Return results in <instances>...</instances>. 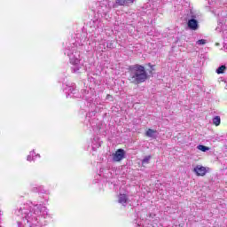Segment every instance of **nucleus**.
Masks as SVG:
<instances>
[{
    "label": "nucleus",
    "instance_id": "f257e3e1",
    "mask_svg": "<svg viewBox=\"0 0 227 227\" xmlns=\"http://www.w3.org/2000/svg\"><path fill=\"white\" fill-rule=\"evenodd\" d=\"M16 215L22 218L18 222L19 227H41L40 219L47 217L49 211L41 204H23L15 211Z\"/></svg>",
    "mask_w": 227,
    "mask_h": 227
},
{
    "label": "nucleus",
    "instance_id": "f03ea898",
    "mask_svg": "<svg viewBox=\"0 0 227 227\" xmlns=\"http://www.w3.org/2000/svg\"><path fill=\"white\" fill-rule=\"evenodd\" d=\"M129 81L133 84H141V82H145L148 79V73H146L145 67L139 64L129 66Z\"/></svg>",
    "mask_w": 227,
    "mask_h": 227
},
{
    "label": "nucleus",
    "instance_id": "7ed1b4c3",
    "mask_svg": "<svg viewBox=\"0 0 227 227\" xmlns=\"http://www.w3.org/2000/svg\"><path fill=\"white\" fill-rule=\"evenodd\" d=\"M65 54L68 56L71 65H74V67H72L73 73L75 74L79 72V63H81V52L77 51V47H75V45L67 47V49L65 51Z\"/></svg>",
    "mask_w": 227,
    "mask_h": 227
},
{
    "label": "nucleus",
    "instance_id": "20e7f679",
    "mask_svg": "<svg viewBox=\"0 0 227 227\" xmlns=\"http://www.w3.org/2000/svg\"><path fill=\"white\" fill-rule=\"evenodd\" d=\"M111 12V5L109 4V2L107 0H104L99 3V5L98 7V13L99 15H107Z\"/></svg>",
    "mask_w": 227,
    "mask_h": 227
},
{
    "label": "nucleus",
    "instance_id": "39448f33",
    "mask_svg": "<svg viewBox=\"0 0 227 227\" xmlns=\"http://www.w3.org/2000/svg\"><path fill=\"white\" fill-rule=\"evenodd\" d=\"M64 91H66L67 97H70V95H72L71 97L74 98H79V96L76 95L77 90H75L74 85H66V87L64 88Z\"/></svg>",
    "mask_w": 227,
    "mask_h": 227
},
{
    "label": "nucleus",
    "instance_id": "423d86ee",
    "mask_svg": "<svg viewBox=\"0 0 227 227\" xmlns=\"http://www.w3.org/2000/svg\"><path fill=\"white\" fill-rule=\"evenodd\" d=\"M125 159V151L123 149H118L115 153L113 154L114 162H120Z\"/></svg>",
    "mask_w": 227,
    "mask_h": 227
},
{
    "label": "nucleus",
    "instance_id": "0eeeda50",
    "mask_svg": "<svg viewBox=\"0 0 227 227\" xmlns=\"http://www.w3.org/2000/svg\"><path fill=\"white\" fill-rule=\"evenodd\" d=\"M193 171L197 175V176H205L207 175V168L201 165H197L193 168Z\"/></svg>",
    "mask_w": 227,
    "mask_h": 227
},
{
    "label": "nucleus",
    "instance_id": "6e6552de",
    "mask_svg": "<svg viewBox=\"0 0 227 227\" xmlns=\"http://www.w3.org/2000/svg\"><path fill=\"white\" fill-rule=\"evenodd\" d=\"M187 26L189 29H192V31H196L198 30V27H199L198 20L194 19H191L188 20Z\"/></svg>",
    "mask_w": 227,
    "mask_h": 227
},
{
    "label": "nucleus",
    "instance_id": "1a4fd4ad",
    "mask_svg": "<svg viewBox=\"0 0 227 227\" xmlns=\"http://www.w3.org/2000/svg\"><path fill=\"white\" fill-rule=\"evenodd\" d=\"M145 136L147 137H152V139H157V136H159V132L157 130H154L153 129H149L145 132Z\"/></svg>",
    "mask_w": 227,
    "mask_h": 227
},
{
    "label": "nucleus",
    "instance_id": "9d476101",
    "mask_svg": "<svg viewBox=\"0 0 227 227\" xmlns=\"http://www.w3.org/2000/svg\"><path fill=\"white\" fill-rule=\"evenodd\" d=\"M118 201H119V203H121V205L126 206L127 201H129V198L127 197L126 194H120Z\"/></svg>",
    "mask_w": 227,
    "mask_h": 227
},
{
    "label": "nucleus",
    "instance_id": "9b49d317",
    "mask_svg": "<svg viewBox=\"0 0 227 227\" xmlns=\"http://www.w3.org/2000/svg\"><path fill=\"white\" fill-rule=\"evenodd\" d=\"M97 51L99 52H104L106 51V40L102 39L98 46H96Z\"/></svg>",
    "mask_w": 227,
    "mask_h": 227
},
{
    "label": "nucleus",
    "instance_id": "f8f14e48",
    "mask_svg": "<svg viewBox=\"0 0 227 227\" xmlns=\"http://www.w3.org/2000/svg\"><path fill=\"white\" fill-rule=\"evenodd\" d=\"M117 4H120V6H125L129 4H132L134 3V0H116Z\"/></svg>",
    "mask_w": 227,
    "mask_h": 227
},
{
    "label": "nucleus",
    "instance_id": "ddd939ff",
    "mask_svg": "<svg viewBox=\"0 0 227 227\" xmlns=\"http://www.w3.org/2000/svg\"><path fill=\"white\" fill-rule=\"evenodd\" d=\"M213 123L214 125H215L216 127L221 125V117L219 116H215V118H213Z\"/></svg>",
    "mask_w": 227,
    "mask_h": 227
},
{
    "label": "nucleus",
    "instance_id": "4468645a",
    "mask_svg": "<svg viewBox=\"0 0 227 227\" xmlns=\"http://www.w3.org/2000/svg\"><path fill=\"white\" fill-rule=\"evenodd\" d=\"M100 146H101L100 142L98 143L96 139L92 141V150L95 151L97 150V148H100Z\"/></svg>",
    "mask_w": 227,
    "mask_h": 227
},
{
    "label": "nucleus",
    "instance_id": "2eb2a0df",
    "mask_svg": "<svg viewBox=\"0 0 227 227\" xmlns=\"http://www.w3.org/2000/svg\"><path fill=\"white\" fill-rule=\"evenodd\" d=\"M36 153H35V151L30 152V154L27 157V160H28V162H31V160H35V155Z\"/></svg>",
    "mask_w": 227,
    "mask_h": 227
},
{
    "label": "nucleus",
    "instance_id": "dca6fc26",
    "mask_svg": "<svg viewBox=\"0 0 227 227\" xmlns=\"http://www.w3.org/2000/svg\"><path fill=\"white\" fill-rule=\"evenodd\" d=\"M224 70H226V66H221L216 69V74H224Z\"/></svg>",
    "mask_w": 227,
    "mask_h": 227
},
{
    "label": "nucleus",
    "instance_id": "f3484780",
    "mask_svg": "<svg viewBox=\"0 0 227 227\" xmlns=\"http://www.w3.org/2000/svg\"><path fill=\"white\" fill-rule=\"evenodd\" d=\"M198 149L200 150V152H208V150H210L209 147H207V146L201 145H200L198 146Z\"/></svg>",
    "mask_w": 227,
    "mask_h": 227
},
{
    "label": "nucleus",
    "instance_id": "a211bd4d",
    "mask_svg": "<svg viewBox=\"0 0 227 227\" xmlns=\"http://www.w3.org/2000/svg\"><path fill=\"white\" fill-rule=\"evenodd\" d=\"M151 159H152V156H145V159L142 160V164H148Z\"/></svg>",
    "mask_w": 227,
    "mask_h": 227
},
{
    "label": "nucleus",
    "instance_id": "6ab92c4d",
    "mask_svg": "<svg viewBox=\"0 0 227 227\" xmlns=\"http://www.w3.org/2000/svg\"><path fill=\"white\" fill-rule=\"evenodd\" d=\"M207 43V40L205 39H200L197 41V45H205Z\"/></svg>",
    "mask_w": 227,
    "mask_h": 227
},
{
    "label": "nucleus",
    "instance_id": "aec40b11",
    "mask_svg": "<svg viewBox=\"0 0 227 227\" xmlns=\"http://www.w3.org/2000/svg\"><path fill=\"white\" fill-rule=\"evenodd\" d=\"M106 47L108 49H113V43H111V42L106 43Z\"/></svg>",
    "mask_w": 227,
    "mask_h": 227
},
{
    "label": "nucleus",
    "instance_id": "412c9836",
    "mask_svg": "<svg viewBox=\"0 0 227 227\" xmlns=\"http://www.w3.org/2000/svg\"><path fill=\"white\" fill-rule=\"evenodd\" d=\"M33 192H40V188H34V189H33Z\"/></svg>",
    "mask_w": 227,
    "mask_h": 227
},
{
    "label": "nucleus",
    "instance_id": "4be33fe9",
    "mask_svg": "<svg viewBox=\"0 0 227 227\" xmlns=\"http://www.w3.org/2000/svg\"><path fill=\"white\" fill-rule=\"evenodd\" d=\"M106 98H107V100H109V98H113V96H111V95L108 94V95L106 96Z\"/></svg>",
    "mask_w": 227,
    "mask_h": 227
},
{
    "label": "nucleus",
    "instance_id": "5701e85b",
    "mask_svg": "<svg viewBox=\"0 0 227 227\" xmlns=\"http://www.w3.org/2000/svg\"><path fill=\"white\" fill-rule=\"evenodd\" d=\"M149 67H150L151 68H153V66H152V65H150V64H149Z\"/></svg>",
    "mask_w": 227,
    "mask_h": 227
},
{
    "label": "nucleus",
    "instance_id": "b1692460",
    "mask_svg": "<svg viewBox=\"0 0 227 227\" xmlns=\"http://www.w3.org/2000/svg\"><path fill=\"white\" fill-rule=\"evenodd\" d=\"M35 157H40V154H36Z\"/></svg>",
    "mask_w": 227,
    "mask_h": 227
}]
</instances>
